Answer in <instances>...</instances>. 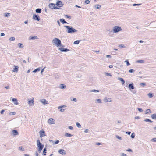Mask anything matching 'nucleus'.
Wrapping results in <instances>:
<instances>
[{
	"label": "nucleus",
	"mask_w": 156,
	"mask_h": 156,
	"mask_svg": "<svg viewBox=\"0 0 156 156\" xmlns=\"http://www.w3.org/2000/svg\"><path fill=\"white\" fill-rule=\"evenodd\" d=\"M64 27L66 28V31L69 33H73L75 32H77L78 30L74 28L71 26H64Z\"/></svg>",
	"instance_id": "f257e3e1"
},
{
	"label": "nucleus",
	"mask_w": 156,
	"mask_h": 156,
	"mask_svg": "<svg viewBox=\"0 0 156 156\" xmlns=\"http://www.w3.org/2000/svg\"><path fill=\"white\" fill-rule=\"evenodd\" d=\"M52 43L57 46H61V41L60 40L57 38H55L52 41Z\"/></svg>",
	"instance_id": "f03ea898"
},
{
	"label": "nucleus",
	"mask_w": 156,
	"mask_h": 156,
	"mask_svg": "<svg viewBox=\"0 0 156 156\" xmlns=\"http://www.w3.org/2000/svg\"><path fill=\"white\" fill-rule=\"evenodd\" d=\"M37 142V146L38 148V151L39 153H40L44 147V145L41 144L40 142V140H38Z\"/></svg>",
	"instance_id": "7ed1b4c3"
},
{
	"label": "nucleus",
	"mask_w": 156,
	"mask_h": 156,
	"mask_svg": "<svg viewBox=\"0 0 156 156\" xmlns=\"http://www.w3.org/2000/svg\"><path fill=\"white\" fill-rule=\"evenodd\" d=\"M112 30L114 33H116L121 31L122 29L120 27L115 26L113 27Z\"/></svg>",
	"instance_id": "20e7f679"
},
{
	"label": "nucleus",
	"mask_w": 156,
	"mask_h": 156,
	"mask_svg": "<svg viewBox=\"0 0 156 156\" xmlns=\"http://www.w3.org/2000/svg\"><path fill=\"white\" fill-rule=\"evenodd\" d=\"M48 123L50 125L54 124L55 121L53 118H50L48 120Z\"/></svg>",
	"instance_id": "39448f33"
},
{
	"label": "nucleus",
	"mask_w": 156,
	"mask_h": 156,
	"mask_svg": "<svg viewBox=\"0 0 156 156\" xmlns=\"http://www.w3.org/2000/svg\"><path fill=\"white\" fill-rule=\"evenodd\" d=\"M58 152L59 153L62 155H65L66 154V151L65 150L62 149H60L58 151Z\"/></svg>",
	"instance_id": "423d86ee"
},
{
	"label": "nucleus",
	"mask_w": 156,
	"mask_h": 156,
	"mask_svg": "<svg viewBox=\"0 0 156 156\" xmlns=\"http://www.w3.org/2000/svg\"><path fill=\"white\" fill-rule=\"evenodd\" d=\"M49 7L52 9H57L58 8L55 6V4L54 3H50L49 5Z\"/></svg>",
	"instance_id": "0eeeda50"
},
{
	"label": "nucleus",
	"mask_w": 156,
	"mask_h": 156,
	"mask_svg": "<svg viewBox=\"0 0 156 156\" xmlns=\"http://www.w3.org/2000/svg\"><path fill=\"white\" fill-rule=\"evenodd\" d=\"M33 19L35 20L38 21L40 20V18L38 15L34 14L33 16Z\"/></svg>",
	"instance_id": "6e6552de"
},
{
	"label": "nucleus",
	"mask_w": 156,
	"mask_h": 156,
	"mask_svg": "<svg viewBox=\"0 0 156 156\" xmlns=\"http://www.w3.org/2000/svg\"><path fill=\"white\" fill-rule=\"evenodd\" d=\"M56 5L59 7H62L63 5V4H62V2L61 1H58L57 2Z\"/></svg>",
	"instance_id": "1a4fd4ad"
},
{
	"label": "nucleus",
	"mask_w": 156,
	"mask_h": 156,
	"mask_svg": "<svg viewBox=\"0 0 156 156\" xmlns=\"http://www.w3.org/2000/svg\"><path fill=\"white\" fill-rule=\"evenodd\" d=\"M104 102L105 103L108 102H111L112 101L111 99L110 98L105 97L103 99Z\"/></svg>",
	"instance_id": "9d476101"
},
{
	"label": "nucleus",
	"mask_w": 156,
	"mask_h": 156,
	"mask_svg": "<svg viewBox=\"0 0 156 156\" xmlns=\"http://www.w3.org/2000/svg\"><path fill=\"white\" fill-rule=\"evenodd\" d=\"M34 98L31 100H29L28 101V103L30 106H31L34 105Z\"/></svg>",
	"instance_id": "9b49d317"
},
{
	"label": "nucleus",
	"mask_w": 156,
	"mask_h": 156,
	"mask_svg": "<svg viewBox=\"0 0 156 156\" xmlns=\"http://www.w3.org/2000/svg\"><path fill=\"white\" fill-rule=\"evenodd\" d=\"M40 101L44 105L48 104V101L45 100V99H41L40 100Z\"/></svg>",
	"instance_id": "f8f14e48"
},
{
	"label": "nucleus",
	"mask_w": 156,
	"mask_h": 156,
	"mask_svg": "<svg viewBox=\"0 0 156 156\" xmlns=\"http://www.w3.org/2000/svg\"><path fill=\"white\" fill-rule=\"evenodd\" d=\"M59 50L62 52H67L69 51V50L67 48H60L58 49Z\"/></svg>",
	"instance_id": "ddd939ff"
},
{
	"label": "nucleus",
	"mask_w": 156,
	"mask_h": 156,
	"mask_svg": "<svg viewBox=\"0 0 156 156\" xmlns=\"http://www.w3.org/2000/svg\"><path fill=\"white\" fill-rule=\"evenodd\" d=\"M12 101L14 104L18 105L19 103L18 102V101L17 99L13 98L12 99Z\"/></svg>",
	"instance_id": "4468645a"
},
{
	"label": "nucleus",
	"mask_w": 156,
	"mask_h": 156,
	"mask_svg": "<svg viewBox=\"0 0 156 156\" xmlns=\"http://www.w3.org/2000/svg\"><path fill=\"white\" fill-rule=\"evenodd\" d=\"M66 106L65 105L60 106L58 107V109H61L60 110V111L62 112H63L65 111V109L61 108Z\"/></svg>",
	"instance_id": "2eb2a0df"
},
{
	"label": "nucleus",
	"mask_w": 156,
	"mask_h": 156,
	"mask_svg": "<svg viewBox=\"0 0 156 156\" xmlns=\"http://www.w3.org/2000/svg\"><path fill=\"white\" fill-rule=\"evenodd\" d=\"M38 39V37L37 36H30L29 37V40H35Z\"/></svg>",
	"instance_id": "dca6fc26"
},
{
	"label": "nucleus",
	"mask_w": 156,
	"mask_h": 156,
	"mask_svg": "<svg viewBox=\"0 0 156 156\" xmlns=\"http://www.w3.org/2000/svg\"><path fill=\"white\" fill-rule=\"evenodd\" d=\"M39 133H40L41 136H45L44 134L45 132L43 130L40 131Z\"/></svg>",
	"instance_id": "f3484780"
},
{
	"label": "nucleus",
	"mask_w": 156,
	"mask_h": 156,
	"mask_svg": "<svg viewBox=\"0 0 156 156\" xmlns=\"http://www.w3.org/2000/svg\"><path fill=\"white\" fill-rule=\"evenodd\" d=\"M12 132L14 136H16L18 135L19 134L18 131L16 130H12Z\"/></svg>",
	"instance_id": "a211bd4d"
},
{
	"label": "nucleus",
	"mask_w": 156,
	"mask_h": 156,
	"mask_svg": "<svg viewBox=\"0 0 156 156\" xmlns=\"http://www.w3.org/2000/svg\"><path fill=\"white\" fill-rule=\"evenodd\" d=\"M95 102L96 103H102V101L101 99H97L95 100Z\"/></svg>",
	"instance_id": "6ab92c4d"
},
{
	"label": "nucleus",
	"mask_w": 156,
	"mask_h": 156,
	"mask_svg": "<svg viewBox=\"0 0 156 156\" xmlns=\"http://www.w3.org/2000/svg\"><path fill=\"white\" fill-rule=\"evenodd\" d=\"M129 88L130 90L133 89L134 88V87L133 83H131L129 84Z\"/></svg>",
	"instance_id": "aec40b11"
},
{
	"label": "nucleus",
	"mask_w": 156,
	"mask_h": 156,
	"mask_svg": "<svg viewBox=\"0 0 156 156\" xmlns=\"http://www.w3.org/2000/svg\"><path fill=\"white\" fill-rule=\"evenodd\" d=\"M14 67L15 68L13 69V71L14 72H16V73L18 71V67L17 66H16L15 65L14 66Z\"/></svg>",
	"instance_id": "412c9836"
},
{
	"label": "nucleus",
	"mask_w": 156,
	"mask_h": 156,
	"mask_svg": "<svg viewBox=\"0 0 156 156\" xmlns=\"http://www.w3.org/2000/svg\"><path fill=\"white\" fill-rule=\"evenodd\" d=\"M118 80L120 81L121 82L122 84H123L124 83L125 81L122 78L118 77Z\"/></svg>",
	"instance_id": "4be33fe9"
},
{
	"label": "nucleus",
	"mask_w": 156,
	"mask_h": 156,
	"mask_svg": "<svg viewBox=\"0 0 156 156\" xmlns=\"http://www.w3.org/2000/svg\"><path fill=\"white\" fill-rule=\"evenodd\" d=\"M60 88L61 89H65L66 88V86L65 85L63 84H60L59 86Z\"/></svg>",
	"instance_id": "5701e85b"
},
{
	"label": "nucleus",
	"mask_w": 156,
	"mask_h": 156,
	"mask_svg": "<svg viewBox=\"0 0 156 156\" xmlns=\"http://www.w3.org/2000/svg\"><path fill=\"white\" fill-rule=\"evenodd\" d=\"M60 21L62 24L68 23L64 19H61L60 20Z\"/></svg>",
	"instance_id": "b1692460"
},
{
	"label": "nucleus",
	"mask_w": 156,
	"mask_h": 156,
	"mask_svg": "<svg viewBox=\"0 0 156 156\" xmlns=\"http://www.w3.org/2000/svg\"><path fill=\"white\" fill-rule=\"evenodd\" d=\"M151 112H151V110L150 109H147L145 111V114H147L149 113H151Z\"/></svg>",
	"instance_id": "393cba45"
},
{
	"label": "nucleus",
	"mask_w": 156,
	"mask_h": 156,
	"mask_svg": "<svg viewBox=\"0 0 156 156\" xmlns=\"http://www.w3.org/2000/svg\"><path fill=\"white\" fill-rule=\"evenodd\" d=\"M36 12L37 13H40L41 12V9L38 8L36 10Z\"/></svg>",
	"instance_id": "a878e982"
},
{
	"label": "nucleus",
	"mask_w": 156,
	"mask_h": 156,
	"mask_svg": "<svg viewBox=\"0 0 156 156\" xmlns=\"http://www.w3.org/2000/svg\"><path fill=\"white\" fill-rule=\"evenodd\" d=\"M136 62L138 63H144L145 61L143 60H138L136 61Z\"/></svg>",
	"instance_id": "bb28decb"
},
{
	"label": "nucleus",
	"mask_w": 156,
	"mask_h": 156,
	"mask_svg": "<svg viewBox=\"0 0 156 156\" xmlns=\"http://www.w3.org/2000/svg\"><path fill=\"white\" fill-rule=\"evenodd\" d=\"M95 7L96 9H100L101 8V5H95Z\"/></svg>",
	"instance_id": "cd10ccee"
},
{
	"label": "nucleus",
	"mask_w": 156,
	"mask_h": 156,
	"mask_svg": "<svg viewBox=\"0 0 156 156\" xmlns=\"http://www.w3.org/2000/svg\"><path fill=\"white\" fill-rule=\"evenodd\" d=\"M65 136L68 137H70L72 136V135L71 134L66 133L65 134Z\"/></svg>",
	"instance_id": "c85d7f7f"
},
{
	"label": "nucleus",
	"mask_w": 156,
	"mask_h": 156,
	"mask_svg": "<svg viewBox=\"0 0 156 156\" xmlns=\"http://www.w3.org/2000/svg\"><path fill=\"white\" fill-rule=\"evenodd\" d=\"M40 68H38L34 70L33 72L34 73H36L37 72L40 71Z\"/></svg>",
	"instance_id": "c756f323"
},
{
	"label": "nucleus",
	"mask_w": 156,
	"mask_h": 156,
	"mask_svg": "<svg viewBox=\"0 0 156 156\" xmlns=\"http://www.w3.org/2000/svg\"><path fill=\"white\" fill-rule=\"evenodd\" d=\"M151 118L153 119H156V114H152L151 116Z\"/></svg>",
	"instance_id": "7c9ffc66"
},
{
	"label": "nucleus",
	"mask_w": 156,
	"mask_h": 156,
	"mask_svg": "<svg viewBox=\"0 0 156 156\" xmlns=\"http://www.w3.org/2000/svg\"><path fill=\"white\" fill-rule=\"evenodd\" d=\"M18 45L19 48H23L24 47L23 45L21 43H18Z\"/></svg>",
	"instance_id": "2f4dec72"
},
{
	"label": "nucleus",
	"mask_w": 156,
	"mask_h": 156,
	"mask_svg": "<svg viewBox=\"0 0 156 156\" xmlns=\"http://www.w3.org/2000/svg\"><path fill=\"white\" fill-rule=\"evenodd\" d=\"M147 95L150 98H151L152 97H153L154 95L153 94H152L151 93H148V94H147Z\"/></svg>",
	"instance_id": "473e14b6"
},
{
	"label": "nucleus",
	"mask_w": 156,
	"mask_h": 156,
	"mask_svg": "<svg viewBox=\"0 0 156 156\" xmlns=\"http://www.w3.org/2000/svg\"><path fill=\"white\" fill-rule=\"evenodd\" d=\"M76 126L78 128H81V125L78 122H77L76 123Z\"/></svg>",
	"instance_id": "72a5a7b5"
},
{
	"label": "nucleus",
	"mask_w": 156,
	"mask_h": 156,
	"mask_svg": "<svg viewBox=\"0 0 156 156\" xmlns=\"http://www.w3.org/2000/svg\"><path fill=\"white\" fill-rule=\"evenodd\" d=\"M80 42V41H79L78 40H76V41H75L74 43H73V44H79V42Z\"/></svg>",
	"instance_id": "f704fd0d"
},
{
	"label": "nucleus",
	"mask_w": 156,
	"mask_h": 156,
	"mask_svg": "<svg viewBox=\"0 0 156 156\" xmlns=\"http://www.w3.org/2000/svg\"><path fill=\"white\" fill-rule=\"evenodd\" d=\"M90 92H99V91L98 90H96L95 89H93L91 90H90Z\"/></svg>",
	"instance_id": "c9c22d12"
},
{
	"label": "nucleus",
	"mask_w": 156,
	"mask_h": 156,
	"mask_svg": "<svg viewBox=\"0 0 156 156\" xmlns=\"http://www.w3.org/2000/svg\"><path fill=\"white\" fill-rule=\"evenodd\" d=\"M144 121L145 122H151V123H152V122L153 121H151V120H150V119H145L144 120Z\"/></svg>",
	"instance_id": "e433bc0d"
},
{
	"label": "nucleus",
	"mask_w": 156,
	"mask_h": 156,
	"mask_svg": "<svg viewBox=\"0 0 156 156\" xmlns=\"http://www.w3.org/2000/svg\"><path fill=\"white\" fill-rule=\"evenodd\" d=\"M15 38L14 37H11L9 39V40L10 41H14L15 40Z\"/></svg>",
	"instance_id": "4c0bfd02"
},
{
	"label": "nucleus",
	"mask_w": 156,
	"mask_h": 156,
	"mask_svg": "<svg viewBox=\"0 0 156 156\" xmlns=\"http://www.w3.org/2000/svg\"><path fill=\"white\" fill-rule=\"evenodd\" d=\"M16 114V112H11L9 113V115H15Z\"/></svg>",
	"instance_id": "58836bf2"
},
{
	"label": "nucleus",
	"mask_w": 156,
	"mask_h": 156,
	"mask_svg": "<svg viewBox=\"0 0 156 156\" xmlns=\"http://www.w3.org/2000/svg\"><path fill=\"white\" fill-rule=\"evenodd\" d=\"M118 139L120 140H122V138L120 136H118V135H116L115 136Z\"/></svg>",
	"instance_id": "ea45409f"
},
{
	"label": "nucleus",
	"mask_w": 156,
	"mask_h": 156,
	"mask_svg": "<svg viewBox=\"0 0 156 156\" xmlns=\"http://www.w3.org/2000/svg\"><path fill=\"white\" fill-rule=\"evenodd\" d=\"M135 135L134 133H133L131 135V137L132 138H134L135 137Z\"/></svg>",
	"instance_id": "a19ab883"
},
{
	"label": "nucleus",
	"mask_w": 156,
	"mask_h": 156,
	"mask_svg": "<svg viewBox=\"0 0 156 156\" xmlns=\"http://www.w3.org/2000/svg\"><path fill=\"white\" fill-rule=\"evenodd\" d=\"M47 150L46 148H44L43 150V153L44 155H46Z\"/></svg>",
	"instance_id": "79ce46f5"
},
{
	"label": "nucleus",
	"mask_w": 156,
	"mask_h": 156,
	"mask_svg": "<svg viewBox=\"0 0 156 156\" xmlns=\"http://www.w3.org/2000/svg\"><path fill=\"white\" fill-rule=\"evenodd\" d=\"M10 13H7L5 14L4 16L6 17H8L10 16Z\"/></svg>",
	"instance_id": "37998d69"
},
{
	"label": "nucleus",
	"mask_w": 156,
	"mask_h": 156,
	"mask_svg": "<svg viewBox=\"0 0 156 156\" xmlns=\"http://www.w3.org/2000/svg\"><path fill=\"white\" fill-rule=\"evenodd\" d=\"M124 62L126 63L127 66H129L130 65V64L129 63V62L128 60H126Z\"/></svg>",
	"instance_id": "c03bdc74"
},
{
	"label": "nucleus",
	"mask_w": 156,
	"mask_h": 156,
	"mask_svg": "<svg viewBox=\"0 0 156 156\" xmlns=\"http://www.w3.org/2000/svg\"><path fill=\"white\" fill-rule=\"evenodd\" d=\"M151 141L153 142H156V138H153L151 139Z\"/></svg>",
	"instance_id": "a18cd8bd"
},
{
	"label": "nucleus",
	"mask_w": 156,
	"mask_h": 156,
	"mask_svg": "<svg viewBox=\"0 0 156 156\" xmlns=\"http://www.w3.org/2000/svg\"><path fill=\"white\" fill-rule=\"evenodd\" d=\"M90 1L89 0H86L85 1V3L86 4H88L90 3Z\"/></svg>",
	"instance_id": "49530a36"
},
{
	"label": "nucleus",
	"mask_w": 156,
	"mask_h": 156,
	"mask_svg": "<svg viewBox=\"0 0 156 156\" xmlns=\"http://www.w3.org/2000/svg\"><path fill=\"white\" fill-rule=\"evenodd\" d=\"M19 150H22V151H24V149L23 148V147L22 146H20L19 147Z\"/></svg>",
	"instance_id": "de8ad7c7"
},
{
	"label": "nucleus",
	"mask_w": 156,
	"mask_h": 156,
	"mask_svg": "<svg viewBox=\"0 0 156 156\" xmlns=\"http://www.w3.org/2000/svg\"><path fill=\"white\" fill-rule=\"evenodd\" d=\"M137 109H138V110L139 111V112H142L143 111V110L141 108H138Z\"/></svg>",
	"instance_id": "09e8293b"
},
{
	"label": "nucleus",
	"mask_w": 156,
	"mask_h": 156,
	"mask_svg": "<svg viewBox=\"0 0 156 156\" xmlns=\"http://www.w3.org/2000/svg\"><path fill=\"white\" fill-rule=\"evenodd\" d=\"M141 5V4H133V6H138V5Z\"/></svg>",
	"instance_id": "8fccbe9b"
},
{
	"label": "nucleus",
	"mask_w": 156,
	"mask_h": 156,
	"mask_svg": "<svg viewBox=\"0 0 156 156\" xmlns=\"http://www.w3.org/2000/svg\"><path fill=\"white\" fill-rule=\"evenodd\" d=\"M105 74H106V75L107 76H112V75H111V74L109 73H105Z\"/></svg>",
	"instance_id": "3c124183"
},
{
	"label": "nucleus",
	"mask_w": 156,
	"mask_h": 156,
	"mask_svg": "<svg viewBox=\"0 0 156 156\" xmlns=\"http://www.w3.org/2000/svg\"><path fill=\"white\" fill-rule=\"evenodd\" d=\"M135 70L134 69H130L129 70V72L130 73H133L134 72Z\"/></svg>",
	"instance_id": "603ef678"
},
{
	"label": "nucleus",
	"mask_w": 156,
	"mask_h": 156,
	"mask_svg": "<svg viewBox=\"0 0 156 156\" xmlns=\"http://www.w3.org/2000/svg\"><path fill=\"white\" fill-rule=\"evenodd\" d=\"M140 85L141 86H142L143 87H144L146 85V83H140Z\"/></svg>",
	"instance_id": "864d4df0"
},
{
	"label": "nucleus",
	"mask_w": 156,
	"mask_h": 156,
	"mask_svg": "<svg viewBox=\"0 0 156 156\" xmlns=\"http://www.w3.org/2000/svg\"><path fill=\"white\" fill-rule=\"evenodd\" d=\"M121 156H127V155L126 154L124 153H122L121 154Z\"/></svg>",
	"instance_id": "5fc2aeb1"
},
{
	"label": "nucleus",
	"mask_w": 156,
	"mask_h": 156,
	"mask_svg": "<svg viewBox=\"0 0 156 156\" xmlns=\"http://www.w3.org/2000/svg\"><path fill=\"white\" fill-rule=\"evenodd\" d=\"M68 128L71 130H73V127L71 126H69Z\"/></svg>",
	"instance_id": "6e6d98bb"
},
{
	"label": "nucleus",
	"mask_w": 156,
	"mask_h": 156,
	"mask_svg": "<svg viewBox=\"0 0 156 156\" xmlns=\"http://www.w3.org/2000/svg\"><path fill=\"white\" fill-rule=\"evenodd\" d=\"M65 16L67 18L70 19L71 18L70 16L68 15H66Z\"/></svg>",
	"instance_id": "4d7b16f0"
},
{
	"label": "nucleus",
	"mask_w": 156,
	"mask_h": 156,
	"mask_svg": "<svg viewBox=\"0 0 156 156\" xmlns=\"http://www.w3.org/2000/svg\"><path fill=\"white\" fill-rule=\"evenodd\" d=\"M71 101L75 102L77 101V100L76 98H73V100H71Z\"/></svg>",
	"instance_id": "13d9d810"
},
{
	"label": "nucleus",
	"mask_w": 156,
	"mask_h": 156,
	"mask_svg": "<svg viewBox=\"0 0 156 156\" xmlns=\"http://www.w3.org/2000/svg\"><path fill=\"white\" fill-rule=\"evenodd\" d=\"M5 110H4V109H3V110H2L1 111V112H0V113L2 114H3V112H5Z\"/></svg>",
	"instance_id": "bf43d9fd"
},
{
	"label": "nucleus",
	"mask_w": 156,
	"mask_h": 156,
	"mask_svg": "<svg viewBox=\"0 0 156 156\" xmlns=\"http://www.w3.org/2000/svg\"><path fill=\"white\" fill-rule=\"evenodd\" d=\"M45 68V67H44L43 69H42L41 70V74H42V73H43V72L44 71V69Z\"/></svg>",
	"instance_id": "052dcab7"
},
{
	"label": "nucleus",
	"mask_w": 156,
	"mask_h": 156,
	"mask_svg": "<svg viewBox=\"0 0 156 156\" xmlns=\"http://www.w3.org/2000/svg\"><path fill=\"white\" fill-rule=\"evenodd\" d=\"M59 142V141L58 140H56L55 142V144H57Z\"/></svg>",
	"instance_id": "680f3d73"
},
{
	"label": "nucleus",
	"mask_w": 156,
	"mask_h": 156,
	"mask_svg": "<svg viewBox=\"0 0 156 156\" xmlns=\"http://www.w3.org/2000/svg\"><path fill=\"white\" fill-rule=\"evenodd\" d=\"M89 130L88 129H86L85 130H84V132L85 133H87L89 131Z\"/></svg>",
	"instance_id": "e2e57ef3"
},
{
	"label": "nucleus",
	"mask_w": 156,
	"mask_h": 156,
	"mask_svg": "<svg viewBox=\"0 0 156 156\" xmlns=\"http://www.w3.org/2000/svg\"><path fill=\"white\" fill-rule=\"evenodd\" d=\"M127 151H128V152H132V150L131 149H128L127 150H126Z\"/></svg>",
	"instance_id": "0e129e2a"
},
{
	"label": "nucleus",
	"mask_w": 156,
	"mask_h": 156,
	"mask_svg": "<svg viewBox=\"0 0 156 156\" xmlns=\"http://www.w3.org/2000/svg\"><path fill=\"white\" fill-rule=\"evenodd\" d=\"M96 144L97 145H100L102 144L101 143L99 142L97 143Z\"/></svg>",
	"instance_id": "69168bd1"
},
{
	"label": "nucleus",
	"mask_w": 156,
	"mask_h": 156,
	"mask_svg": "<svg viewBox=\"0 0 156 156\" xmlns=\"http://www.w3.org/2000/svg\"><path fill=\"white\" fill-rule=\"evenodd\" d=\"M126 133L129 135L131 133V132L130 131L126 132Z\"/></svg>",
	"instance_id": "338daca9"
},
{
	"label": "nucleus",
	"mask_w": 156,
	"mask_h": 156,
	"mask_svg": "<svg viewBox=\"0 0 156 156\" xmlns=\"http://www.w3.org/2000/svg\"><path fill=\"white\" fill-rule=\"evenodd\" d=\"M35 156H38V154L37 152L36 151L35 152Z\"/></svg>",
	"instance_id": "774afa93"
}]
</instances>
